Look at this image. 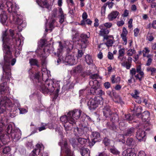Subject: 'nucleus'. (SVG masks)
<instances>
[{"label": "nucleus", "mask_w": 156, "mask_h": 156, "mask_svg": "<svg viewBox=\"0 0 156 156\" xmlns=\"http://www.w3.org/2000/svg\"><path fill=\"white\" fill-rule=\"evenodd\" d=\"M2 38L4 64L3 66V75L1 78L3 83L0 84V91L2 94L8 95L10 93V90L9 87L5 85L11 78L10 62L11 65L13 66L16 63V60L14 58L11 60L12 55L11 48L8 45L10 37L9 35L7 34L6 31L3 32Z\"/></svg>", "instance_id": "obj_1"}, {"label": "nucleus", "mask_w": 156, "mask_h": 156, "mask_svg": "<svg viewBox=\"0 0 156 156\" xmlns=\"http://www.w3.org/2000/svg\"><path fill=\"white\" fill-rule=\"evenodd\" d=\"M42 80L39 79V73L35 74L32 73L30 76V78L37 81L38 88L42 92L45 93L53 92L55 90L54 80L48 79V73L50 72L48 71L46 68L42 69Z\"/></svg>", "instance_id": "obj_2"}, {"label": "nucleus", "mask_w": 156, "mask_h": 156, "mask_svg": "<svg viewBox=\"0 0 156 156\" xmlns=\"http://www.w3.org/2000/svg\"><path fill=\"white\" fill-rule=\"evenodd\" d=\"M81 113L80 110L76 109L69 112L67 115L60 117V120L64 124L65 130L67 133L72 129L73 126H75L76 120L80 118Z\"/></svg>", "instance_id": "obj_3"}, {"label": "nucleus", "mask_w": 156, "mask_h": 156, "mask_svg": "<svg viewBox=\"0 0 156 156\" xmlns=\"http://www.w3.org/2000/svg\"><path fill=\"white\" fill-rule=\"evenodd\" d=\"M16 104L18 107L20 105L17 100H16L15 102L13 103L7 97H2L0 101V113H3L9 108L13 107Z\"/></svg>", "instance_id": "obj_4"}, {"label": "nucleus", "mask_w": 156, "mask_h": 156, "mask_svg": "<svg viewBox=\"0 0 156 156\" xmlns=\"http://www.w3.org/2000/svg\"><path fill=\"white\" fill-rule=\"evenodd\" d=\"M9 34L11 37H12L14 40V46L17 48L19 50L22 49V47L23 44V38L21 36L20 33H17L16 37H13L14 35V31L12 30H9Z\"/></svg>", "instance_id": "obj_5"}, {"label": "nucleus", "mask_w": 156, "mask_h": 156, "mask_svg": "<svg viewBox=\"0 0 156 156\" xmlns=\"http://www.w3.org/2000/svg\"><path fill=\"white\" fill-rule=\"evenodd\" d=\"M103 103V98L100 96L95 97L94 98H90L87 103L90 110L94 109L98 106V104Z\"/></svg>", "instance_id": "obj_6"}, {"label": "nucleus", "mask_w": 156, "mask_h": 156, "mask_svg": "<svg viewBox=\"0 0 156 156\" xmlns=\"http://www.w3.org/2000/svg\"><path fill=\"white\" fill-rule=\"evenodd\" d=\"M78 60V58L73 55H68L66 57L64 63L66 65H72L76 64Z\"/></svg>", "instance_id": "obj_7"}, {"label": "nucleus", "mask_w": 156, "mask_h": 156, "mask_svg": "<svg viewBox=\"0 0 156 156\" xmlns=\"http://www.w3.org/2000/svg\"><path fill=\"white\" fill-rule=\"evenodd\" d=\"M99 28L100 29L99 35L102 36L103 37V40H108L111 36H108V35L109 33V30L103 27L102 26L100 25L99 27Z\"/></svg>", "instance_id": "obj_8"}, {"label": "nucleus", "mask_w": 156, "mask_h": 156, "mask_svg": "<svg viewBox=\"0 0 156 156\" xmlns=\"http://www.w3.org/2000/svg\"><path fill=\"white\" fill-rule=\"evenodd\" d=\"M103 112L104 115L106 118H109L111 115H112L117 119L118 118V115L116 114L112 113L111 110L109 107L108 106L106 105L104 106L103 109Z\"/></svg>", "instance_id": "obj_9"}, {"label": "nucleus", "mask_w": 156, "mask_h": 156, "mask_svg": "<svg viewBox=\"0 0 156 156\" xmlns=\"http://www.w3.org/2000/svg\"><path fill=\"white\" fill-rule=\"evenodd\" d=\"M80 128L76 127L74 129L75 131L78 132L80 135L87 134L90 131V129L89 127L83 126L82 125H80Z\"/></svg>", "instance_id": "obj_10"}, {"label": "nucleus", "mask_w": 156, "mask_h": 156, "mask_svg": "<svg viewBox=\"0 0 156 156\" xmlns=\"http://www.w3.org/2000/svg\"><path fill=\"white\" fill-rule=\"evenodd\" d=\"M2 3L1 4L0 2V11L2 12V13L0 15V20L3 24H4L7 20V16L6 12L3 10L5 4L2 3Z\"/></svg>", "instance_id": "obj_11"}, {"label": "nucleus", "mask_w": 156, "mask_h": 156, "mask_svg": "<svg viewBox=\"0 0 156 156\" xmlns=\"http://www.w3.org/2000/svg\"><path fill=\"white\" fill-rule=\"evenodd\" d=\"M6 5L8 8V11L10 12H15L16 10L18 9V6L14 2L8 1L6 2Z\"/></svg>", "instance_id": "obj_12"}, {"label": "nucleus", "mask_w": 156, "mask_h": 156, "mask_svg": "<svg viewBox=\"0 0 156 156\" xmlns=\"http://www.w3.org/2000/svg\"><path fill=\"white\" fill-rule=\"evenodd\" d=\"M21 135V131L18 129H16L14 132H12L10 134L11 138L13 140H15V141L19 140Z\"/></svg>", "instance_id": "obj_13"}, {"label": "nucleus", "mask_w": 156, "mask_h": 156, "mask_svg": "<svg viewBox=\"0 0 156 156\" xmlns=\"http://www.w3.org/2000/svg\"><path fill=\"white\" fill-rule=\"evenodd\" d=\"M90 92L91 94L94 95H99L100 96L105 94V92L102 90L98 87H91L90 89Z\"/></svg>", "instance_id": "obj_14"}, {"label": "nucleus", "mask_w": 156, "mask_h": 156, "mask_svg": "<svg viewBox=\"0 0 156 156\" xmlns=\"http://www.w3.org/2000/svg\"><path fill=\"white\" fill-rule=\"evenodd\" d=\"M136 72L138 73L135 75L136 79H138L140 81L141 80L142 78L144 77V73L141 69V66L140 65L137 66L136 67Z\"/></svg>", "instance_id": "obj_15"}, {"label": "nucleus", "mask_w": 156, "mask_h": 156, "mask_svg": "<svg viewBox=\"0 0 156 156\" xmlns=\"http://www.w3.org/2000/svg\"><path fill=\"white\" fill-rule=\"evenodd\" d=\"M10 135L6 134H2L0 135V140L1 142L3 144L8 143L10 141Z\"/></svg>", "instance_id": "obj_16"}, {"label": "nucleus", "mask_w": 156, "mask_h": 156, "mask_svg": "<svg viewBox=\"0 0 156 156\" xmlns=\"http://www.w3.org/2000/svg\"><path fill=\"white\" fill-rule=\"evenodd\" d=\"M145 134L144 131L139 129L136 132V137L140 141L143 140L144 139Z\"/></svg>", "instance_id": "obj_17"}, {"label": "nucleus", "mask_w": 156, "mask_h": 156, "mask_svg": "<svg viewBox=\"0 0 156 156\" xmlns=\"http://www.w3.org/2000/svg\"><path fill=\"white\" fill-rule=\"evenodd\" d=\"M18 110L17 108H16L15 111H13V113H12V112H11L10 113V116L11 117H14L16 116V114L17 113L16 111L17 112L19 111H20V114H23L27 112V110L23 108H18Z\"/></svg>", "instance_id": "obj_18"}, {"label": "nucleus", "mask_w": 156, "mask_h": 156, "mask_svg": "<svg viewBox=\"0 0 156 156\" xmlns=\"http://www.w3.org/2000/svg\"><path fill=\"white\" fill-rule=\"evenodd\" d=\"M119 13L117 11H112L108 15L107 18L109 21H112L117 18Z\"/></svg>", "instance_id": "obj_19"}, {"label": "nucleus", "mask_w": 156, "mask_h": 156, "mask_svg": "<svg viewBox=\"0 0 156 156\" xmlns=\"http://www.w3.org/2000/svg\"><path fill=\"white\" fill-rule=\"evenodd\" d=\"M36 148L32 151L30 154V156H36L37 155L36 153L38 152V154L40 152V151L43 147V146L42 144H37L36 145Z\"/></svg>", "instance_id": "obj_20"}, {"label": "nucleus", "mask_w": 156, "mask_h": 156, "mask_svg": "<svg viewBox=\"0 0 156 156\" xmlns=\"http://www.w3.org/2000/svg\"><path fill=\"white\" fill-rule=\"evenodd\" d=\"M92 138L94 143L95 142L100 141L101 140L100 133L97 132H93L92 134Z\"/></svg>", "instance_id": "obj_21"}, {"label": "nucleus", "mask_w": 156, "mask_h": 156, "mask_svg": "<svg viewBox=\"0 0 156 156\" xmlns=\"http://www.w3.org/2000/svg\"><path fill=\"white\" fill-rule=\"evenodd\" d=\"M22 16L20 15H17L16 17H13V20L16 23L19 25H21L23 23Z\"/></svg>", "instance_id": "obj_22"}, {"label": "nucleus", "mask_w": 156, "mask_h": 156, "mask_svg": "<svg viewBox=\"0 0 156 156\" xmlns=\"http://www.w3.org/2000/svg\"><path fill=\"white\" fill-rule=\"evenodd\" d=\"M58 11L59 13L60 14L59 15L60 16L59 22L60 23L62 24L65 21L66 19L65 16H66V15L64 14L61 8H59Z\"/></svg>", "instance_id": "obj_23"}, {"label": "nucleus", "mask_w": 156, "mask_h": 156, "mask_svg": "<svg viewBox=\"0 0 156 156\" xmlns=\"http://www.w3.org/2000/svg\"><path fill=\"white\" fill-rule=\"evenodd\" d=\"M36 2L38 5L41 7L46 8L48 7L49 4L46 0L43 1L42 0H36Z\"/></svg>", "instance_id": "obj_24"}, {"label": "nucleus", "mask_w": 156, "mask_h": 156, "mask_svg": "<svg viewBox=\"0 0 156 156\" xmlns=\"http://www.w3.org/2000/svg\"><path fill=\"white\" fill-rule=\"evenodd\" d=\"M83 70L82 67L81 66L79 65L73 68L72 71L71 73L72 74H77L80 73Z\"/></svg>", "instance_id": "obj_25"}, {"label": "nucleus", "mask_w": 156, "mask_h": 156, "mask_svg": "<svg viewBox=\"0 0 156 156\" xmlns=\"http://www.w3.org/2000/svg\"><path fill=\"white\" fill-rule=\"evenodd\" d=\"M85 61L88 65L92 64L93 63V59L90 55L87 54L85 56Z\"/></svg>", "instance_id": "obj_26"}, {"label": "nucleus", "mask_w": 156, "mask_h": 156, "mask_svg": "<svg viewBox=\"0 0 156 156\" xmlns=\"http://www.w3.org/2000/svg\"><path fill=\"white\" fill-rule=\"evenodd\" d=\"M134 132L135 129L133 127H131L127 129L124 135L125 136H131L133 134Z\"/></svg>", "instance_id": "obj_27"}, {"label": "nucleus", "mask_w": 156, "mask_h": 156, "mask_svg": "<svg viewBox=\"0 0 156 156\" xmlns=\"http://www.w3.org/2000/svg\"><path fill=\"white\" fill-rule=\"evenodd\" d=\"M88 43L89 41L87 40H81L79 44L80 48L83 49L87 47Z\"/></svg>", "instance_id": "obj_28"}, {"label": "nucleus", "mask_w": 156, "mask_h": 156, "mask_svg": "<svg viewBox=\"0 0 156 156\" xmlns=\"http://www.w3.org/2000/svg\"><path fill=\"white\" fill-rule=\"evenodd\" d=\"M90 85L91 86V87H98L99 86V83L97 80H91L89 82Z\"/></svg>", "instance_id": "obj_29"}, {"label": "nucleus", "mask_w": 156, "mask_h": 156, "mask_svg": "<svg viewBox=\"0 0 156 156\" xmlns=\"http://www.w3.org/2000/svg\"><path fill=\"white\" fill-rule=\"evenodd\" d=\"M58 144L61 146V148H62V145H63L64 147L66 149L65 151L67 148H69L70 149V148L67 147V143L65 139L63 140V139H62L59 143Z\"/></svg>", "instance_id": "obj_30"}, {"label": "nucleus", "mask_w": 156, "mask_h": 156, "mask_svg": "<svg viewBox=\"0 0 156 156\" xmlns=\"http://www.w3.org/2000/svg\"><path fill=\"white\" fill-rule=\"evenodd\" d=\"M124 52L125 50L124 48L120 49L119 51V56L118 57V58L121 61L123 60V58L122 57L124 56Z\"/></svg>", "instance_id": "obj_31"}, {"label": "nucleus", "mask_w": 156, "mask_h": 156, "mask_svg": "<svg viewBox=\"0 0 156 156\" xmlns=\"http://www.w3.org/2000/svg\"><path fill=\"white\" fill-rule=\"evenodd\" d=\"M90 151L87 148H84L82 150L81 154L82 156H90Z\"/></svg>", "instance_id": "obj_32"}, {"label": "nucleus", "mask_w": 156, "mask_h": 156, "mask_svg": "<svg viewBox=\"0 0 156 156\" xmlns=\"http://www.w3.org/2000/svg\"><path fill=\"white\" fill-rule=\"evenodd\" d=\"M15 130V129H13V128L12 126V125L11 124H9L6 129V132L8 135H10V134L13 132V131Z\"/></svg>", "instance_id": "obj_33"}, {"label": "nucleus", "mask_w": 156, "mask_h": 156, "mask_svg": "<svg viewBox=\"0 0 156 156\" xmlns=\"http://www.w3.org/2000/svg\"><path fill=\"white\" fill-rule=\"evenodd\" d=\"M114 75L112 76L111 78V81L112 83H118L120 81V78L119 76H117L116 78H115Z\"/></svg>", "instance_id": "obj_34"}, {"label": "nucleus", "mask_w": 156, "mask_h": 156, "mask_svg": "<svg viewBox=\"0 0 156 156\" xmlns=\"http://www.w3.org/2000/svg\"><path fill=\"white\" fill-rule=\"evenodd\" d=\"M149 116L150 113L148 111H144L142 114V119L146 120L149 118Z\"/></svg>", "instance_id": "obj_35"}, {"label": "nucleus", "mask_w": 156, "mask_h": 156, "mask_svg": "<svg viewBox=\"0 0 156 156\" xmlns=\"http://www.w3.org/2000/svg\"><path fill=\"white\" fill-rule=\"evenodd\" d=\"M54 50V48L52 46L49 47V48L48 46L46 47L44 49V52H46L49 53H53Z\"/></svg>", "instance_id": "obj_36"}, {"label": "nucleus", "mask_w": 156, "mask_h": 156, "mask_svg": "<svg viewBox=\"0 0 156 156\" xmlns=\"http://www.w3.org/2000/svg\"><path fill=\"white\" fill-rule=\"evenodd\" d=\"M109 151L111 153L115 155H119L120 153L119 151L114 147L110 148Z\"/></svg>", "instance_id": "obj_37"}, {"label": "nucleus", "mask_w": 156, "mask_h": 156, "mask_svg": "<svg viewBox=\"0 0 156 156\" xmlns=\"http://www.w3.org/2000/svg\"><path fill=\"white\" fill-rule=\"evenodd\" d=\"M11 150L10 147H5L3 149V153L5 154H9L10 153Z\"/></svg>", "instance_id": "obj_38"}, {"label": "nucleus", "mask_w": 156, "mask_h": 156, "mask_svg": "<svg viewBox=\"0 0 156 156\" xmlns=\"http://www.w3.org/2000/svg\"><path fill=\"white\" fill-rule=\"evenodd\" d=\"M100 25L102 26L104 28L105 27L106 28H105L108 29V28H110L112 27V24L110 22H106Z\"/></svg>", "instance_id": "obj_39"}, {"label": "nucleus", "mask_w": 156, "mask_h": 156, "mask_svg": "<svg viewBox=\"0 0 156 156\" xmlns=\"http://www.w3.org/2000/svg\"><path fill=\"white\" fill-rule=\"evenodd\" d=\"M136 52V51L134 49L130 48L127 51L126 53L128 56H131L135 54Z\"/></svg>", "instance_id": "obj_40"}, {"label": "nucleus", "mask_w": 156, "mask_h": 156, "mask_svg": "<svg viewBox=\"0 0 156 156\" xmlns=\"http://www.w3.org/2000/svg\"><path fill=\"white\" fill-rule=\"evenodd\" d=\"M56 23V20L54 19H52L51 21L50 22L49 27L50 28V30H51V31L52 29L54 27Z\"/></svg>", "instance_id": "obj_41"}, {"label": "nucleus", "mask_w": 156, "mask_h": 156, "mask_svg": "<svg viewBox=\"0 0 156 156\" xmlns=\"http://www.w3.org/2000/svg\"><path fill=\"white\" fill-rule=\"evenodd\" d=\"M90 78L91 80H97L98 79H100V77L97 74H94L90 76Z\"/></svg>", "instance_id": "obj_42"}, {"label": "nucleus", "mask_w": 156, "mask_h": 156, "mask_svg": "<svg viewBox=\"0 0 156 156\" xmlns=\"http://www.w3.org/2000/svg\"><path fill=\"white\" fill-rule=\"evenodd\" d=\"M113 43L112 40L111 39H108L107 41L105 43V44L108 48L109 47H111Z\"/></svg>", "instance_id": "obj_43"}, {"label": "nucleus", "mask_w": 156, "mask_h": 156, "mask_svg": "<svg viewBox=\"0 0 156 156\" xmlns=\"http://www.w3.org/2000/svg\"><path fill=\"white\" fill-rule=\"evenodd\" d=\"M78 142L81 144H85L87 142V140L84 138H79L77 139Z\"/></svg>", "instance_id": "obj_44"}, {"label": "nucleus", "mask_w": 156, "mask_h": 156, "mask_svg": "<svg viewBox=\"0 0 156 156\" xmlns=\"http://www.w3.org/2000/svg\"><path fill=\"white\" fill-rule=\"evenodd\" d=\"M29 62L31 66L37 65V61L35 59H30L29 60Z\"/></svg>", "instance_id": "obj_45"}, {"label": "nucleus", "mask_w": 156, "mask_h": 156, "mask_svg": "<svg viewBox=\"0 0 156 156\" xmlns=\"http://www.w3.org/2000/svg\"><path fill=\"white\" fill-rule=\"evenodd\" d=\"M80 37L82 39V40H87V39L89 37L90 35L89 34L87 35L85 34H81Z\"/></svg>", "instance_id": "obj_46"}, {"label": "nucleus", "mask_w": 156, "mask_h": 156, "mask_svg": "<svg viewBox=\"0 0 156 156\" xmlns=\"http://www.w3.org/2000/svg\"><path fill=\"white\" fill-rule=\"evenodd\" d=\"M66 153L67 156H75L74 155L73 152L71 151L70 149L67 148L66 151Z\"/></svg>", "instance_id": "obj_47"}, {"label": "nucleus", "mask_w": 156, "mask_h": 156, "mask_svg": "<svg viewBox=\"0 0 156 156\" xmlns=\"http://www.w3.org/2000/svg\"><path fill=\"white\" fill-rule=\"evenodd\" d=\"M122 38V40L123 41L122 44H123L126 45L127 43V40L126 37V36H120Z\"/></svg>", "instance_id": "obj_48"}, {"label": "nucleus", "mask_w": 156, "mask_h": 156, "mask_svg": "<svg viewBox=\"0 0 156 156\" xmlns=\"http://www.w3.org/2000/svg\"><path fill=\"white\" fill-rule=\"evenodd\" d=\"M128 34V31L126 28L123 27L122 29V33L121 34L120 36H126Z\"/></svg>", "instance_id": "obj_49"}, {"label": "nucleus", "mask_w": 156, "mask_h": 156, "mask_svg": "<svg viewBox=\"0 0 156 156\" xmlns=\"http://www.w3.org/2000/svg\"><path fill=\"white\" fill-rule=\"evenodd\" d=\"M103 143L106 146H108L109 144L110 140L107 138H105L103 140Z\"/></svg>", "instance_id": "obj_50"}, {"label": "nucleus", "mask_w": 156, "mask_h": 156, "mask_svg": "<svg viewBox=\"0 0 156 156\" xmlns=\"http://www.w3.org/2000/svg\"><path fill=\"white\" fill-rule=\"evenodd\" d=\"M136 70L134 68H132L130 71V73L132 77L134 75H136L135 74L136 73Z\"/></svg>", "instance_id": "obj_51"}, {"label": "nucleus", "mask_w": 156, "mask_h": 156, "mask_svg": "<svg viewBox=\"0 0 156 156\" xmlns=\"http://www.w3.org/2000/svg\"><path fill=\"white\" fill-rule=\"evenodd\" d=\"M135 112H137L138 114H139L142 111V108L141 107H137L135 108L134 109Z\"/></svg>", "instance_id": "obj_52"}, {"label": "nucleus", "mask_w": 156, "mask_h": 156, "mask_svg": "<svg viewBox=\"0 0 156 156\" xmlns=\"http://www.w3.org/2000/svg\"><path fill=\"white\" fill-rule=\"evenodd\" d=\"M149 52V51L148 49L147 48H145L144 49L143 51V56L144 57L147 56L146 54L148 53Z\"/></svg>", "instance_id": "obj_53"}, {"label": "nucleus", "mask_w": 156, "mask_h": 156, "mask_svg": "<svg viewBox=\"0 0 156 156\" xmlns=\"http://www.w3.org/2000/svg\"><path fill=\"white\" fill-rule=\"evenodd\" d=\"M85 92V89H82L80 90L79 91V96L80 97L81 96H83L84 95H85V93H86Z\"/></svg>", "instance_id": "obj_54"}, {"label": "nucleus", "mask_w": 156, "mask_h": 156, "mask_svg": "<svg viewBox=\"0 0 156 156\" xmlns=\"http://www.w3.org/2000/svg\"><path fill=\"white\" fill-rule=\"evenodd\" d=\"M119 128L125 126L126 125L125 121L124 120H121L119 123Z\"/></svg>", "instance_id": "obj_55"}, {"label": "nucleus", "mask_w": 156, "mask_h": 156, "mask_svg": "<svg viewBox=\"0 0 156 156\" xmlns=\"http://www.w3.org/2000/svg\"><path fill=\"white\" fill-rule=\"evenodd\" d=\"M125 119H124L125 121L126 120L130 121L132 119V118L130 117V115L129 114L125 115Z\"/></svg>", "instance_id": "obj_56"}, {"label": "nucleus", "mask_w": 156, "mask_h": 156, "mask_svg": "<svg viewBox=\"0 0 156 156\" xmlns=\"http://www.w3.org/2000/svg\"><path fill=\"white\" fill-rule=\"evenodd\" d=\"M108 58L110 60H112L114 58L113 54L111 52H109L107 56Z\"/></svg>", "instance_id": "obj_57"}, {"label": "nucleus", "mask_w": 156, "mask_h": 156, "mask_svg": "<svg viewBox=\"0 0 156 156\" xmlns=\"http://www.w3.org/2000/svg\"><path fill=\"white\" fill-rule=\"evenodd\" d=\"M149 56L148 55L147 56V58H148V59L147 61V62L146 63V65L147 66L150 65L152 61V59L151 58H149Z\"/></svg>", "instance_id": "obj_58"}, {"label": "nucleus", "mask_w": 156, "mask_h": 156, "mask_svg": "<svg viewBox=\"0 0 156 156\" xmlns=\"http://www.w3.org/2000/svg\"><path fill=\"white\" fill-rule=\"evenodd\" d=\"M133 141V139L132 138H128L126 140V143L129 146L132 144Z\"/></svg>", "instance_id": "obj_59"}, {"label": "nucleus", "mask_w": 156, "mask_h": 156, "mask_svg": "<svg viewBox=\"0 0 156 156\" xmlns=\"http://www.w3.org/2000/svg\"><path fill=\"white\" fill-rule=\"evenodd\" d=\"M140 30L138 28H136L134 30V35L135 37H137L139 33Z\"/></svg>", "instance_id": "obj_60"}, {"label": "nucleus", "mask_w": 156, "mask_h": 156, "mask_svg": "<svg viewBox=\"0 0 156 156\" xmlns=\"http://www.w3.org/2000/svg\"><path fill=\"white\" fill-rule=\"evenodd\" d=\"M57 9H54L52 12V17L55 18L56 17Z\"/></svg>", "instance_id": "obj_61"}, {"label": "nucleus", "mask_w": 156, "mask_h": 156, "mask_svg": "<svg viewBox=\"0 0 156 156\" xmlns=\"http://www.w3.org/2000/svg\"><path fill=\"white\" fill-rule=\"evenodd\" d=\"M124 24V22L122 20L118 21L117 22V23H116L118 27L122 26V25H123Z\"/></svg>", "instance_id": "obj_62"}, {"label": "nucleus", "mask_w": 156, "mask_h": 156, "mask_svg": "<svg viewBox=\"0 0 156 156\" xmlns=\"http://www.w3.org/2000/svg\"><path fill=\"white\" fill-rule=\"evenodd\" d=\"M42 124L44 125L38 128L39 131H41L43 130H45L46 129L45 127L47 126V125L46 124Z\"/></svg>", "instance_id": "obj_63"}, {"label": "nucleus", "mask_w": 156, "mask_h": 156, "mask_svg": "<svg viewBox=\"0 0 156 156\" xmlns=\"http://www.w3.org/2000/svg\"><path fill=\"white\" fill-rule=\"evenodd\" d=\"M83 54V52L81 50H78V56L79 58H81L82 57Z\"/></svg>", "instance_id": "obj_64"}]
</instances>
